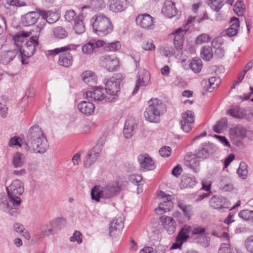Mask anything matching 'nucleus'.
<instances>
[{"label": "nucleus", "mask_w": 253, "mask_h": 253, "mask_svg": "<svg viewBox=\"0 0 253 253\" xmlns=\"http://www.w3.org/2000/svg\"><path fill=\"white\" fill-rule=\"evenodd\" d=\"M221 237L222 241L224 242L221 245L218 250V253H232V249L231 248V245L229 243L228 234L224 232Z\"/></svg>", "instance_id": "30"}, {"label": "nucleus", "mask_w": 253, "mask_h": 253, "mask_svg": "<svg viewBox=\"0 0 253 253\" xmlns=\"http://www.w3.org/2000/svg\"><path fill=\"white\" fill-rule=\"evenodd\" d=\"M208 4L213 10L218 12L224 5V0H209Z\"/></svg>", "instance_id": "41"}, {"label": "nucleus", "mask_w": 253, "mask_h": 253, "mask_svg": "<svg viewBox=\"0 0 253 253\" xmlns=\"http://www.w3.org/2000/svg\"><path fill=\"white\" fill-rule=\"evenodd\" d=\"M160 220L163 227L169 234L171 235L175 232L176 224L173 218L170 216H162L160 217Z\"/></svg>", "instance_id": "19"}, {"label": "nucleus", "mask_w": 253, "mask_h": 253, "mask_svg": "<svg viewBox=\"0 0 253 253\" xmlns=\"http://www.w3.org/2000/svg\"><path fill=\"white\" fill-rule=\"evenodd\" d=\"M137 77L138 79L136 81V85L132 92L133 95L137 92L140 86H146L150 80V74L149 72L145 69L139 71L137 75Z\"/></svg>", "instance_id": "13"}, {"label": "nucleus", "mask_w": 253, "mask_h": 253, "mask_svg": "<svg viewBox=\"0 0 253 253\" xmlns=\"http://www.w3.org/2000/svg\"><path fill=\"white\" fill-rule=\"evenodd\" d=\"M143 49L146 51H153L155 49V46L152 40H144L141 44Z\"/></svg>", "instance_id": "52"}, {"label": "nucleus", "mask_w": 253, "mask_h": 253, "mask_svg": "<svg viewBox=\"0 0 253 253\" xmlns=\"http://www.w3.org/2000/svg\"><path fill=\"white\" fill-rule=\"evenodd\" d=\"M121 43L119 41L108 43L106 44L104 48L106 50L109 51H116L121 48Z\"/></svg>", "instance_id": "54"}, {"label": "nucleus", "mask_w": 253, "mask_h": 253, "mask_svg": "<svg viewBox=\"0 0 253 253\" xmlns=\"http://www.w3.org/2000/svg\"><path fill=\"white\" fill-rule=\"evenodd\" d=\"M54 36L57 39H62L68 36L67 32L61 27H57L53 29Z\"/></svg>", "instance_id": "45"}, {"label": "nucleus", "mask_w": 253, "mask_h": 253, "mask_svg": "<svg viewBox=\"0 0 253 253\" xmlns=\"http://www.w3.org/2000/svg\"><path fill=\"white\" fill-rule=\"evenodd\" d=\"M163 107L161 100L157 98L151 99L148 101V106L144 113L145 120L153 123L160 122L161 111Z\"/></svg>", "instance_id": "6"}, {"label": "nucleus", "mask_w": 253, "mask_h": 253, "mask_svg": "<svg viewBox=\"0 0 253 253\" xmlns=\"http://www.w3.org/2000/svg\"><path fill=\"white\" fill-rule=\"evenodd\" d=\"M104 6L103 0H91L89 4L85 5L82 8V11L85 8H91L97 10L101 9Z\"/></svg>", "instance_id": "37"}, {"label": "nucleus", "mask_w": 253, "mask_h": 253, "mask_svg": "<svg viewBox=\"0 0 253 253\" xmlns=\"http://www.w3.org/2000/svg\"><path fill=\"white\" fill-rule=\"evenodd\" d=\"M31 33L24 31L18 32L13 38L14 45L18 53L22 56L30 57L32 56L36 50V47L38 45L39 35L32 36L30 40L26 39L30 36Z\"/></svg>", "instance_id": "3"}, {"label": "nucleus", "mask_w": 253, "mask_h": 253, "mask_svg": "<svg viewBox=\"0 0 253 253\" xmlns=\"http://www.w3.org/2000/svg\"><path fill=\"white\" fill-rule=\"evenodd\" d=\"M23 146L27 151L40 154L44 153L49 147L42 129L36 125L29 129Z\"/></svg>", "instance_id": "2"}, {"label": "nucleus", "mask_w": 253, "mask_h": 253, "mask_svg": "<svg viewBox=\"0 0 253 253\" xmlns=\"http://www.w3.org/2000/svg\"><path fill=\"white\" fill-rule=\"evenodd\" d=\"M65 19L66 21L68 22H71L73 20H75L76 19H78V18L76 16V13L73 10H67L64 15Z\"/></svg>", "instance_id": "59"}, {"label": "nucleus", "mask_w": 253, "mask_h": 253, "mask_svg": "<svg viewBox=\"0 0 253 253\" xmlns=\"http://www.w3.org/2000/svg\"><path fill=\"white\" fill-rule=\"evenodd\" d=\"M94 49V46L91 40L82 46L83 52L86 54H91Z\"/></svg>", "instance_id": "57"}, {"label": "nucleus", "mask_w": 253, "mask_h": 253, "mask_svg": "<svg viewBox=\"0 0 253 253\" xmlns=\"http://www.w3.org/2000/svg\"><path fill=\"white\" fill-rule=\"evenodd\" d=\"M194 113L190 110H187L182 113L181 120L180 121L182 129L186 132H189L192 128L195 121Z\"/></svg>", "instance_id": "11"}, {"label": "nucleus", "mask_w": 253, "mask_h": 253, "mask_svg": "<svg viewBox=\"0 0 253 253\" xmlns=\"http://www.w3.org/2000/svg\"><path fill=\"white\" fill-rule=\"evenodd\" d=\"M120 186L118 181H113L100 187L95 186L91 190L92 200L99 202L100 198L111 199L117 196L120 192Z\"/></svg>", "instance_id": "4"}, {"label": "nucleus", "mask_w": 253, "mask_h": 253, "mask_svg": "<svg viewBox=\"0 0 253 253\" xmlns=\"http://www.w3.org/2000/svg\"><path fill=\"white\" fill-rule=\"evenodd\" d=\"M138 161L140 164V169L142 170H150L155 168L154 162L147 154L139 155Z\"/></svg>", "instance_id": "17"}, {"label": "nucleus", "mask_w": 253, "mask_h": 253, "mask_svg": "<svg viewBox=\"0 0 253 253\" xmlns=\"http://www.w3.org/2000/svg\"><path fill=\"white\" fill-rule=\"evenodd\" d=\"M178 207L179 209L183 211L184 216L189 220L191 215V210L192 208L190 206H187L184 204L183 203H179Z\"/></svg>", "instance_id": "50"}, {"label": "nucleus", "mask_w": 253, "mask_h": 253, "mask_svg": "<svg viewBox=\"0 0 253 253\" xmlns=\"http://www.w3.org/2000/svg\"><path fill=\"white\" fill-rule=\"evenodd\" d=\"M197 183V180L194 176H185L180 183V186L181 188H193Z\"/></svg>", "instance_id": "34"}, {"label": "nucleus", "mask_w": 253, "mask_h": 253, "mask_svg": "<svg viewBox=\"0 0 253 253\" xmlns=\"http://www.w3.org/2000/svg\"><path fill=\"white\" fill-rule=\"evenodd\" d=\"M237 172L242 179H244L246 178L248 174V170L247 169V165L245 163L242 162L240 163Z\"/></svg>", "instance_id": "53"}, {"label": "nucleus", "mask_w": 253, "mask_h": 253, "mask_svg": "<svg viewBox=\"0 0 253 253\" xmlns=\"http://www.w3.org/2000/svg\"><path fill=\"white\" fill-rule=\"evenodd\" d=\"M25 156L20 152L15 153L12 158V164L15 168L22 167L25 163Z\"/></svg>", "instance_id": "35"}, {"label": "nucleus", "mask_w": 253, "mask_h": 253, "mask_svg": "<svg viewBox=\"0 0 253 253\" xmlns=\"http://www.w3.org/2000/svg\"><path fill=\"white\" fill-rule=\"evenodd\" d=\"M8 198L0 195V209L10 216H16L21 204L20 196L24 191L23 182L16 179L6 187Z\"/></svg>", "instance_id": "1"}, {"label": "nucleus", "mask_w": 253, "mask_h": 253, "mask_svg": "<svg viewBox=\"0 0 253 253\" xmlns=\"http://www.w3.org/2000/svg\"><path fill=\"white\" fill-rule=\"evenodd\" d=\"M184 165L196 172L200 169V162L195 155L187 156L185 159Z\"/></svg>", "instance_id": "27"}, {"label": "nucleus", "mask_w": 253, "mask_h": 253, "mask_svg": "<svg viewBox=\"0 0 253 253\" xmlns=\"http://www.w3.org/2000/svg\"><path fill=\"white\" fill-rule=\"evenodd\" d=\"M71 49L70 45L63 46L60 48H56L54 49L49 50L47 51V55H56L60 52H64Z\"/></svg>", "instance_id": "55"}, {"label": "nucleus", "mask_w": 253, "mask_h": 253, "mask_svg": "<svg viewBox=\"0 0 253 253\" xmlns=\"http://www.w3.org/2000/svg\"><path fill=\"white\" fill-rule=\"evenodd\" d=\"M41 14L42 18L49 24L55 23L59 18L58 13L56 12L41 10Z\"/></svg>", "instance_id": "29"}, {"label": "nucleus", "mask_w": 253, "mask_h": 253, "mask_svg": "<svg viewBox=\"0 0 253 253\" xmlns=\"http://www.w3.org/2000/svg\"><path fill=\"white\" fill-rule=\"evenodd\" d=\"M40 16H41V10L38 12H30L22 17V23L25 26L33 25L37 22Z\"/></svg>", "instance_id": "23"}, {"label": "nucleus", "mask_w": 253, "mask_h": 253, "mask_svg": "<svg viewBox=\"0 0 253 253\" xmlns=\"http://www.w3.org/2000/svg\"><path fill=\"white\" fill-rule=\"evenodd\" d=\"M209 144H205L203 147H200L196 152L195 156L199 158H207L210 154Z\"/></svg>", "instance_id": "39"}, {"label": "nucleus", "mask_w": 253, "mask_h": 253, "mask_svg": "<svg viewBox=\"0 0 253 253\" xmlns=\"http://www.w3.org/2000/svg\"><path fill=\"white\" fill-rule=\"evenodd\" d=\"M66 220L63 217H58L48 223L54 231H58L66 224Z\"/></svg>", "instance_id": "38"}, {"label": "nucleus", "mask_w": 253, "mask_h": 253, "mask_svg": "<svg viewBox=\"0 0 253 253\" xmlns=\"http://www.w3.org/2000/svg\"><path fill=\"white\" fill-rule=\"evenodd\" d=\"M187 31L180 28L177 29L174 33V38L173 42L177 51L181 50L183 47V43L184 41V36L186 33Z\"/></svg>", "instance_id": "25"}, {"label": "nucleus", "mask_w": 253, "mask_h": 253, "mask_svg": "<svg viewBox=\"0 0 253 253\" xmlns=\"http://www.w3.org/2000/svg\"><path fill=\"white\" fill-rule=\"evenodd\" d=\"M157 196L161 200L162 199H166V201H164V203L165 204H169V207L172 206V203L171 201V196L167 195L164 192L161 191L158 193Z\"/></svg>", "instance_id": "58"}, {"label": "nucleus", "mask_w": 253, "mask_h": 253, "mask_svg": "<svg viewBox=\"0 0 253 253\" xmlns=\"http://www.w3.org/2000/svg\"><path fill=\"white\" fill-rule=\"evenodd\" d=\"M239 21L236 17H232L230 20V26L226 30V34L229 37L236 36L239 28Z\"/></svg>", "instance_id": "28"}, {"label": "nucleus", "mask_w": 253, "mask_h": 253, "mask_svg": "<svg viewBox=\"0 0 253 253\" xmlns=\"http://www.w3.org/2000/svg\"><path fill=\"white\" fill-rule=\"evenodd\" d=\"M78 109L83 114L89 116L93 113L95 107L92 103L84 101L78 104Z\"/></svg>", "instance_id": "26"}, {"label": "nucleus", "mask_w": 253, "mask_h": 253, "mask_svg": "<svg viewBox=\"0 0 253 253\" xmlns=\"http://www.w3.org/2000/svg\"><path fill=\"white\" fill-rule=\"evenodd\" d=\"M239 216L243 220L253 222V211L248 210H244L240 211L238 213Z\"/></svg>", "instance_id": "42"}, {"label": "nucleus", "mask_w": 253, "mask_h": 253, "mask_svg": "<svg viewBox=\"0 0 253 253\" xmlns=\"http://www.w3.org/2000/svg\"><path fill=\"white\" fill-rule=\"evenodd\" d=\"M100 60L102 66L111 72L116 70L119 65V60L115 57L104 55L101 57Z\"/></svg>", "instance_id": "16"}, {"label": "nucleus", "mask_w": 253, "mask_h": 253, "mask_svg": "<svg viewBox=\"0 0 253 253\" xmlns=\"http://www.w3.org/2000/svg\"><path fill=\"white\" fill-rule=\"evenodd\" d=\"M8 4L12 6H23L26 5V3L20 0H6Z\"/></svg>", "instance_id": "64"}, {"label": "nucleus", "mask_w": 253, "mask_h": 253, "mask_svg": "<svg viewBox=\"0 0 253 253\" xmlns=\"http://www.w3.org/2000/svg\"><path fill=\"white\" fill-rule=\"evenodd\" d=\"M74 30L76 34H81L85 31V27L82 19L78 18L74 21Z\"/></svg>", "instance_id": "47"}, {"label": "nucleus", "mask_w": 253, "mask_h": 253, "mask_svg": "<svg viewBox=\"0 0 253 253\" xmlns=\"http://www.w3.org/2000/svg\"><path fill=\"white\" fill-rule=\"evenodd\" d=\"M73 61L72 55L69 52H66L59 55L58 63L60 66L67 68L72 65Z\"/></svg>", "instance_id": "31"}, {"label": "nucleus", "mask_w": 253, "mask_h": 253, "mask_svg": "<svg viewBox=\"0 0 253 253\" xmlns=\"http://www.w3.org/2000/svg\"><path fill=\"white\" fill-rule=\"evenodd\" d=\"M220 44V42L218 43V40L217 39H214L211 42V45L212 47L216 48L214 51V54L219 58H222L223 57L225 53V51L222 47H216L217 45Z\"/></svg>", "instance_id": "46"}, {"label": "nucleus", "mask_w": 253, "mask_h": 253, "mask_svg": "<svg viewBox=\"0 0 253 253\" xmlns=\"http://www.w3.org/2000/svg\"><path fill=\"white\" fill-rule=\"evenodd\" d=\"M171 207H169V204H165V203L164 204L162 202H161L158 208L155 209V211L157 214H162L166 212L167 211H169L170 208Z\"/></svg>", "instance_id": "56"}, {"label": "nucleus", "mask_w": 253, "mask_h": 253, "mask_svg": "<svg viewBox=\"0 0 253 253\" xmlns=\"http://www.w3.org/2000/svg\"><path fill=\"white\" fill-rule=\"evenodd\" d=\"M108 5L110 11L116 13L120 12L127 8L128 0H108Z\"/></svg>", "instance_id": "18"}, {"label": "nucleus", "mask_w": 253, "mask_h": 253, "mask_svg": "<svg viewBox=\"0 0 253 253\" xmlns=\"http://www.w3.org/2000/svg\"><path fill=\"white\" fill-rule=\"evenodd\" d=\"M81 76L84 82L90 86H93L96 83V76L90 71L84 72Z\"/></svg>", "instance_id": "33"}, {"label": "nucleus", "mask_w": 253, "mask_h": 253, "mask_svg": "<svg viewBox=\"0 0 253 253\" xmlns=\"http://www.w3.org/2000/svg\"><path fill=\"white\" fill-rule=\"evenodd\" d=\"M202 58L205 61L210 60L213 56L212 49L210 46H204L201 51Z\"/></svg>", "instance_id": "43"}, {"label": "nucleus", "mask_w": 253, "mask_h": 253, "mask_svg": "<svg viewBox=\"0 0 253 253\" xmlns=\"http://www.w3.org/2000/svg\"><path fill=\"white\" fill-rule=\"evenodd\" d=\"M191 69L195 73H199L201 70L202 67V61L199 58L193 59L190 64Z\"/></svg>", "instance_id": "44"}, {"label": "nucleus", "mask_w": 253, "mask_h": 253, "mask_svg": "<svg viewBox=\"0 0 253 253\" xmlns=\"http://www.w3.org/2000/svg\"><path fill=\"white\" fill-rule=\"evenodd\" d=\"M104 89L103 87H97L93 91H87L83 94L84 98L90 99V101H100L104 100L105 102L113 101V98L109 97L107 95H105Z\"/></svg>", "instance_id": "7"}, {"label": "nucleus", "mask_w": 253, "mask_h": 253, "mask_svg": "<svg viewBox=\"0 0 253 253\" xmlns=\"http://www.w3.org/2000/svg\"><path fill=\"white\" fill-rule=\"evenodd\" d=\"M250 132L246 127L238 125L231 129L230 137L234 144L240 146L242 144V140L247 136V133Z\"/></svg>", "instance_id": "8"}, {"label": "nucleus", "mask_w": 253, "mask_h": 253, "mask_svg": "<svg viewBox=\"0 0 253 253\" xmlns=\"http://www.w3.org/2000/svg\"><path fill=\"white\" fill-rule=\"evenodd\" d=\"M211 39V38L207 34H201V35L197 37L196 40V43L197 44H200L202 43L207 42H209Z\"/></svg>", "instance_id": "61"}, {"label": "nucleus", "mask_w": 253, "mask_h": 253, "mask_svg": "<svg viewBox=\"0 0 253 253\" xmlns=\"http://www.w3.org/2000/svg\"><path fill=\"white\" fill-rule=\"evenodd\" d=\"M124 227V218L121 216L116 217L112 221L110 224V235L116 237L120 234L121 230Z\"/></svg>", "instance_id": "15"}, {"label": "nucleus", "mask_w": 253, "mask_h": 253, "mask_svg": "<svg viewBox=\"0 0 253 253\" xmlns=\"http://www.w3.org/2000/svg\"><path fill=\"white\" fill-rule=\"evenodd\" d=\"M162 12L168 18H172L177 12L175 3L171 0H166L164 3Z\"/></svg>", "instance_id": "24"}, {"label": "nucleus", "mask_w": 253, "mask_h": 253, "mask_svg": "<svg viewBox=\"0 0 253 253\" xmlns=\"http://www.w3.org/2000/svg\"><path fill=\"white\" fill-rule=\"evenodd\" d=\"M226 113L234 118L238 119L245 118L249 121H252L253 119V113L247 114L245 109L239 106L232 107L230 110H227Z\"/></svg>", "instance_id": "12"}, {"label": "nucleus", "mask_w": 253, "mask_h": 253, "mask_svg": "<svg viewBox=\"0 0 253 253\" xmlns=\"http://www.w3.org/2000/svg\"><path fill=\"white\" fill-rule=\"evenodd\" d=\"M53 231L52 227L50 226L49 224L47 223L45 226L44 229H43L40 233H37L34 235L33 240L37 241L39 240L43 239L51 234Z\"/></svg>", "instance_id": "36"}, {"label": "nucleus", "mask_w": 253, "mask_h": 253, "mask_svg": "<svg viewBox=\"0 0 253 253\" xmlns=\"http://www.w3.org/2000/svg\"><path fill=\"white\" fill-rule=\"evenodd\" d=\"M234 12L239 16H242L244 15L245 11V5L242 0L238 1L234 5Z\"/></svg>", "instance_id": "49"}, {"label": "nucleus", "mask_w": 253, "mask_h": 253, "mask_svg": "<svg viewBox=\"0 0 253 253\" xmlns=\"http://www.w3.org/2000/svg\"><path fill=\"white\" fill-rule=\"evenodd\" d=\"M18 53L16 48L12 50L2 51L0 52V62L3 65H7L13 60Z\"/></svg>", "instance_id": "22"}, {"label": "nucleus", "mask_w": 253, "mask_h": 253, "mask_svg": "<svg viewBox=\"0 0 253 253\" xmlns=\"http://www.w3.org/2000/svg\"><path fill=\"white\" fill-rule=\"evenodd\" d=\"M135 21L137 25L144 29L150 30L155 28L154 18L149 14H139Z\"/></svg>", "instance_id": "10"}, {"label": "nucleus", "mask_w": 253, "mask_h": 253, "mask_svg": "<svg viewBox=\"0 0 253 253\" xmlns=\"http://www.w3.org/2000/svg\"><path fill=\"white\" fill-rule=\"evenodd\" d=\"M93 32L99 36H104L111 33L113 26L109 18L103 13L93 16L91 20Z\"/></svg>", "instance_id": "5"}, {"label": "nucleus", "mask_w": 253, "mask_h": 253, "mask_svg": "<svg viewBox=\"0 0 253 253\" xmlns=\"http://www.w3.org/2000/svg\"><path fill=\"white\" fill-rule=\"evenodd\" d=\"M210 206L215 209H222L229 208L228 201L226 198L222 197L214 196L209 201Z\"/></svg>", "instance_id": "20"}, {"label": "nucleus", "mask_w": 253, "mask_h": 253, "mask_svg": "<svg viewBox=\"0 0 253 253\" xmlns=\"http://www.w3.org/2000/svg\"><path fill=\"white\" fill-rule=\"evenodd\" d=\"M245 245L247 250L253 253V235L248 237L245 241Z\"/></svg>", "instance_id": "60"}, {"label": "nucleus", "mask_w": 253, "mask_h": 253, "mask_svg": "<svg viewBox=\"0 0 253 253\" xmlns=\"http://www.w3.org/2000/svg\"><path fill=\"white\" fill-rule=\"evenodd\" d=\"M70 241L71 242H77L78 244H81L82 242V234L78 231H75L73 235L70 237Z\"/></svg>", "instance_id": "63"}, {"label": "nucleus", "mask_w": 253, "mask_h": 253, "mask_svg": "<svg viewBox=\"0 0 253 253\" xmlns=\"http://www.w3.org/2000/svg\"><path fill=\"white\" fill-rule=\"evenodd\" d=\"M220 83V79L216 76L212 77L208 80H204L201 83L203 89L209 92H212L215 88L218 86Z\"/></svg>", "instance_id": "21"}, {"label": "nucleus", "mask_w": 253, "mask_h": 253, "mask_svg": "<svg viewBox=\"0 0 253 253\" xmlns=\"http://www.w3.org/2000/svg\"><path fill=\"white\" fill-rule=\"evenodd\" d=\"M100 152L101 150L98 147H95L88 151L84 160V166L89 168L93 165L99 157Z\"/></svg>", "instance_id": "14"}, {"label": "nucleus", "mask_w": 253, "mask_h": 253, "mask_svg": "<svg viewBox=\"0 0 253 253\" xmlns=\"http://www.w3.org/2000/svg\"><path fill=\"white\" fill-rule=\"evenodd\" d=\"M195 242L204 247H207L210 245V239L209 237L204 235L198 236L195 239Z\"/></svg>", "instance_id": "51"}, {"label": "nucleus", "mask_w": 253, "mask_h": 253, "mask_svg": "<svg viewBox=\"0 0 253 253\" xmlns=\"http://www.w3.org/2000/svg\"><path fill=\"white\" fill-rule=\"evenodd\" d=\"M135 126V123L132 119H128L126 121L124 129V134L126 138L131 137Z\"/></svg>", "instance_id": "32"}, {"label": "nucleus", "mask_w": 253, "mask_h": 253, "mask_svg": "<svg viewBox=\"0 0 253 253\" xmlns=\"http://www.w3.org/2000/svg\"><path fill=\"white\" fill-rule=\"evenodd\" d=\"M192 229L191 226L186 225L181 229L178 236L181 237L183 241H186L189 237L188 234L191 232L192 233Z\"/></svg>", "instance_id": "48"}, {"label": "nucleus", "mask_w": 253, "mask_h": 253, "mask_svg": "<svg viewBox=\"0 0 253 253\" xmlns=\"http://www.w3.org/2000/svg\"><path fill=\"white\" fill-rule=\"evenodd\" d=\"M227 125V119L226 118H222L218 121L216 124L213 126V130L218 133H220L224 129Z\"/></svg>", "instance_id": "40"}, {"label": "nucleus", "mask_w": 253, "mask_h": 253, "mask_svg": "<svg viewBox=\"0 0 253 253\" xmlns=\"http://www.w3.org/2000/svg\"><path fill=\"white\" fill-rule=\"evenodd\" d=\"M121 80L117 77L110 78L105 84V90L109 97L113 98V101L118 95V93L120 90Z\"/></svg>", "instance_id": "9"}, {"label": "nucleus", "mask_w": 253, "mask_h": 253, "mask_svg": "<svg viewBox=\"0 0 253 253\" xmlns=\"http://www.w3.org/2000/svg\"><path fill=\"white\" fill-rule=\"evenodd\" d=\"M171 153V149L169 146H164L161 148L159 150L160 155L163 157H168Z\"/></svg>", "instance_id": "62"}]
</instances>
